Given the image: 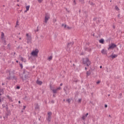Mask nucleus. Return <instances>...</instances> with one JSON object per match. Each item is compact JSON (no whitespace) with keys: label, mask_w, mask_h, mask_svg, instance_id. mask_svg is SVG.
Masks as SVG:
<instances>
[{"label":"nucleus","mask_w":124,"mask_h":124,"mask_svg":"<svg viewBox=\"0 0 124 124\" xmlns=\"http://www.w3.org/2000/svg\"><path fill=\"white\" fill-rule=\"evenodd\" d=\"M38 53H39V50L37 48H35L32 50L31 52V59L32 60H35L37 57H38Z\"/></svg>","instance_id":"obj_1"},{"label":"nucleus","mask_w":124,"mask_h":124,"mask_svg":"<svg viewBox=\"0 0 124 124\" xmlns=\"http://www.w3.org/2000/svg\"><path fill=\"white\" fill-rule=\"evenodd\" d=\"M29 74V73L28 71L26 70H24L23 71V74L22 75V76H21V78L22 79L23 81H25V80H27L28 79Z\"/></svg>","instance_id":"obj_2"},{"label":"nucleus","mask_w":124,"mask_h":124,"mask_svg":"<svg viewBox=\"0 0 124 124\" xmlns=\"http://www.w3.org/2000/svg\"><path fill=\"white\" fill-rule=\"evenodd\" d=\"M84 64H86L87 66H89L91 64V61L88 58H85L83 60Z\"/></svg>","instance_id":"obj_3"},{"label":"nucleus","mask_w":124,"mask_h":124,"mask_svg":"<svg viewBox=\"0 0 124 124\" xmlns=\"http://www.w3.org/2000/svg\"><path fill=\"white\" fill-rule=\"evenodd\" d=\"M27 43H31V36L29 35L28 33L26 34Z\"/></svg>","instance_id":"obj_4"},{"label":"nucleus","mask_w":124,"mask_h":124,"mask_svg":"<svg viewBox=\"0 0 124 124\" xmlns=\"http://www.w3.org/2000/svg\"><path fill=\"white\" fill-rule=\"evenodd\" d=\"M50 19V15L46 14L45 15V21L44 22L46 23V24L48 22V20Z\"/></svg>","instance_id":"obj_5"},{"label":"nucleus","mask_w":124,"mask_h":124,"mask_svg":"<svg viewBox=\"0 0 124 124\" xmlns=\"http://www.w3.org/2000/svg\"><path fill=\"white\" fill-rule=\"evenodd\" d=\"M48 115V117L46 118V120L48 122H51V116H52V112H49L47 113Z\"/></svg>","instance_id":"obj_6"},{"label":"nucleus","mask_w":124,"mask_h":124,"mask_svg":"<svg viewBox=\"0 0 124 124\" xmlns=\"http://www.w3.org/2000/svg\"><path fill=\"white\" fill-rule=\"evenodd\" d=\"M116 47H117V45H116V44H111V45L109 46L108 50H109V49H114V48H116Z\"/></svg>","instance_id":"obj_7"},{"label":"nucleus","mask_w":124,"mask_h":124,"mask_svg":"<svg viewBox=\"0 0 124 124\" xmlns=\"http://www.w3.org/2000/svg\"><path fill=\"white\" fill-rule=\"evenodd\" d=\"M89 115V113H86L85 115H83L82 117V119L83 121H85V120H86V119H87V117H88V115Z\"/></svg>","instance_id":"obj_8"},{"label":"nucleus","mask_w":124,"mask_h":124,"mask_svg":"<svg viewBox=\"0 0 124 124\" xmlns=\"http://www.w3.org/2000/svg\"><path fill=\"white\" fill-rule=\"evenodd\" d=\"M101 53L103 55H107L108 52L107 50H106V49H103L102 50Z\"/></svg>","instance_id":"obj_9"},{"label":"nucleus","mask_w":124,"mask_h":124,"mask_svg":"<svg viewBox=\"0 0 124 124\" xmlns=\"http://www.w3.org/2000/svg\"><path fill=\"white\" fill-rule=\"evenodd\" d=\"M7 73H9V77L7 78V79L8 80H11L12 78L11 77V76H10V71H8L7 72Z\"/></svg>","instance_id":"obj_10"},{"label":"nucleus","mask_w":124,"mask_h":124,"mask_svg":"<svg viewBox=\"0 0 124 124\" xmlns=\"http://www.w3.org/2000/svg\"><path fill=\"white\" fill-rule=\"evenodd\" d=\"M19 59H20V61L21 62H25L26 59L25 58H23V57L21 56V55H19Z\"/></svg>","instance_id":"obj_11"},{"label":"nucleus","mask_w":124,"mask_h":124,"mask_svg":"<svg viewBox=\"0 0 124 124\" xmlns=\"http://www.w3.org/2000/svg\"><path fill=\"white\" fill-rule=\"evenodd\" d=\"M9 115V113H6L5 116L3 117L4 120H7V118H8V115Z\"/></svg>","instance_id":"obj_12"},{"label":"nucleus","mask_w":124,"mask_h":124,"mask_svg":"<svg viewBox=\"0 0 124 124\" xmlns=\"http://www.w3.org/2000/svg\"><path fill=\"white\" fill-rule=\"evenodd\" d=\"M36 83L38 85H42V81H41L39 80H37L36 81Z\"/></svg>","instance_id":"obj_13"},{"label":"nucleus","mask_w":124,"mask_h":124,"mask_svg":"<svg viewBox=\"0 0 124 124\" xmlns=\"http://www.w3.org/2000/svg\"><path fill=\"white\" fill-rule=\"evenodd\" d=\"M99 43H101V44H104V39H101L99 40Z\"/></svg>","instance_id":"obj_14"},{"label":"nucleus","mask_w":124,"mask_h":124,"mask_svg":"<svg viewBox=\"0 0 124 124\" xmlns=\"http://www.w3.org/2000/svg\"><path fill=\"white\" fill-rule=\"evenodd\" d=\"M64 29H66V30H70L71 29V27H69V26H67V25H65Z\"/></svg>","instance_id":"obj_15"},{"label":"nucleus","mask_w":124,"mask_h":124,"mask_svg":"<svg viewBox=\"0 0 124 124\" xmlns=\"http://www.w3.org/2000/svg\"><path fill=\"white\" fill-rule=\"evenodd\" d=\"M72 45H73V43H70L68 44V47L70 48V47H72Z\"/></svg>","instance_id":"obj_16"},{"label":"nucleus","mask_w":124,"mask_h":124,"mask_svg":"<svg viewBox=\"0 0 124 124\" xmlns=\"http://www.w3.org/2000/svg\"><path fill=\"white\" fill-rule=\"evenodd\" d=\"M51 90H52V92L53 93H57V92H58V89H51Z\"/></svg>","instance_id":"obj_17"},{"label":"nucleus","mask_w":124,"mask_h":124,"mask_svg":"<svg viewBox=\"0 0 124 124\" xmlns=\"http://www.w3.org/2000/svg\"><path fill=\"white\" fill-rule=\"evenodd\" d=\"M110 57H111L112 59H115V58H117V57H118V55H116V54L112 55H111Z\"/></svg>","instance_id":"obj_18"},{"label":"nucleus","mask_w":124,"mask_h":124,"mask_svg":"<svg viewBox=\"0 0 124 124\" xmlns=\"http://www.w3.org/2000/svg\"><path fill=\"white\" fill-rule=\"evenodd\" d=\"M4 37V33H3V32H1V39H3Z\"/></svg>","instance_id":"obj_19"},{"label":"nucleus","mask_w":124,"mask_h":124,"mask_svg":"<svg viewBox=\"0 0 124 124\" xmlns=\"http://www.w3.org/2000/svg\"><path fill=\"white\" fill-rule=\"evenodd\" d=\"M91 71H87L86 73V74L87 75V76H90L91 75Z\"/></svg>","instance_id":"obj_20"},{"label":"nucleus","mask_w":124,"mask_h":124,"mask_svg":"<svg viewBox=\"0 0 124 124\" xmlns=\"http://www.w3.org/2000/svg\"><path fill=\"white\" fill-rule=\"evenodd\" d=\"M35 109H38V108H39V106H38V104H36L35 105Z\"/></svg>","instance_id":"obj_21"},{"label":"nucleus","mask_w":124,"mask_h":124,"mask_svg":"<svg viewBox=\"0 0 124 124\" xmlns=\"http://www.w3.org/2000/svg\"><path fill=\"white\" fill-rule=\"evenodd\" d=\"M115 10H117V11H119V10H120V9H119V8L118 7V6H115Z\"/></svg>","instance_id":"obj_22"},{"label":"nucleus","mask_w":124,"mask_h":124,"mask_svg":"<svg viewBox=\"0 0 124 124\" xmlns=\"http://www.w3.org/2000/svg\"><path fill=\"white\" fill-rule=\"evenodd\" d=\"M52 59H53V57L52 56H50L48 57V61H51V60H52Z\"/></svg>","instance_id":"obj_23"},{"label":"nucleus","mask_w":124,"mask_h":124,"mask_svg":"<svg viewBox=\"0 0 124 124\" xmlns=\"http://www.w3.org/2000/svg\"><path fill=\"white\" fill-rule=\"evenodd\" d=\"M29 9H30V5L27 6H26V10H27V11L29 10Z\"/></svg>","instance_id":"obj_24"},{"label":"nucleus","mask_w":124,"mask_h":124,"mask_svg":"<svg viewBox=\"0 0 124 124\" xmlns=\"http://www.w3.org/2000/svg\"><path fill=\"white\" fill-rule=\"evenodd\" d=\"M13 80H17V77L15 76L13 77Z\"/></svg>","instance_id":"obj_25"},{"label":"nucleus","mask_w":124,"mask_h":124,"mask_svg":"<svg viewBox=\"0 0 124 124\" xmlns=\"http://www.w3.org/2000/svg\"><path fill=\"white\" fill-rule=\"evenodd\" d=\"M3 93V89H0V93Z\"/></svg>","instance_id":"obj_26"},{"label":"nucleus","mask_w":124,"mask_h":124,"mask_svg":"<svg viewBox=\"0 0 124 124\" xmlns=\"http://www.w3.org/2000/svg\"><path fill=\"white\" fill-rule=\"evenodd\" d=\"M61 89H62V88H61V87H59L56 89L57 90V91H59V90H61Z\"/></svg>","instance_id":"obj_27"},{"label":"nucleus","mask_w":124,"mask_h":124,"mask_svg":"<svg viewBox=\"0 0 124 124\" xmlns=\"http://www.w3.org/2000/svg\"><path fill=\"white\" fill-rule=\"evenodd\" d=\"M6 110H8V106L7 105H6Z\"/></svg>","instance_id":"obj_28"},{"label":"nucleus","mask_w":124,"mask_h":124,"mask_svg":"<svg viewBox=\"0 0 124 124\" xmlns=\"http://www.w3.org/2000/svg\"><path fill=\"white\" fill-rule=\"evenodd\" d=\"M26 107H27V106H23V110H25V109H26Z\"/></svg>","instance_id":"obj_29"},{"label":"nucleus","mask_w":124,"mask_h":124,"mask_svg":"<svg viewBox=\"0 0 124 124\" xmlns=\"http://www.w3.org/2000/svg\"><path fill=\"white\" fill-rule=\"evenodd\" d=\"M67 101L68 102V103H70V99H68L67 100Z\"/></svg>","instance_id":"obj_30"},{"label":"nucleus","mask_w":124,"mask_h":124,"mask_svg":"<svg viewBox=\"0 0 124 124\" xmlns=\"http://www.w3.org/2000/svg\"><path fill=\"white\" fill-rule=\"evenodd\" d=\"M20 86H17L16 87V89H17V90H20Z\"/></svg>","instance_id":"obj_31"},{"label":"nucleus","mask_w":124,"mask_h":124,"mask_svg":"<svg viewBox=\"0 0 124 124\" xmlns=\"http://www.w3.org/2000/svg\"><path fill=\"white\" fill-rule=\"evenodd\" d=\"M82 101V99H79L78 100V102H81Z\"/></svg>","instance_id":"obj_32"},{"label":"nucleus","mask_w":124,"mask_h":124,"mask_svg":"<svg viewBox=\"0 0 124 124\" xmlns=\"http://www.w3.org/2000/svg\"><path fill=\"white\" fill-rule=\"evenodd\" d=\"M53 22L54 23H56V22H57V19H53Z\"/></svg>","instance_id":"obj_33"},{"label":"nucleus","mask_w":124,"mask_h":124,"mask_svg":"<svg viewBox=\"0 0 124 124\" xmlns=\"http://www.w3.org/2000/svg\"><path fill=\"white\" fill-rule=\"evenodd\" d=\"M2 106L3 108H5V107H6L5 105H4V104L2 105Z\"/></svg>","instance_id":"obj_34"},{"label":"nucleus","mask_w":124,"mask_h":124,"mask_svg":"<svg viewBox=\"0 0 124 124\" xmlns=\"http://www.w3.org/2000/svg\"><path fill=\"white\" fill-rule=\"evenodd\" d=\"M38 2H42V0H38Z\"/></svg>","instance_id":"obj_35"},{"label":"nucleus","mask_w":124,"mask_h":124,"mask_svg":"<svg viewBox=\"0 0 124 124\" xmlns=\"http://www.w3.org/2000/svg\"><path fill=\"white\" fill-rule=\"evenodd\" d=\"M20 67H21V68H23V64H20Z\"/></svg>","instance_id":"obj_36"},{"label":"nucleus","mask_w":124,"mask_h":124,"mask_svg":"<svg viewBox=\"0 0 124 124\" xmlns=\"http://www.w3.org/2000/svg\"><path fill=\"white\" fill-rule=\"evenodd\" d=\"M74 4H76V2L75 1V0H74Z\"/></svg>","instance_id":"obj_37"},{"label":"nucleus","mask_w":124,"mask_h":124,"mask_svg":"<svg viewBox=\"0 0 124 124\" xmlns=\"http://www.w3.org/2000/svg\"><path fill=\"white\" fill-rule=\"evenodd\" d=\"M105 108H107V107H108L107 105H105Z\"/></svg>","instance_id":"obj_38"},{"label":"nucleus","mask_w":124,"mask_h":124,"mask_svg":"<svg viewBox=\"0 0 124 124\" xmlns=\"http://www.w3.org/2000/svg\"><path fill=\"white\" fill-rule=\"evenodd\" d=\"M16 1L17 2H19L20 1V0H17Z\"/></svg>","instance_id":"obj_39"},{"label":"nucleus","mask_w":124,"mask_h":124,"mask_svg":"<svg viewBox=\"0 0 124 124\" xmlns=\"http://www.w3.org/2000/svg\"><path fill=\"white\" fill-rule=\"evenodd\" d=\"M0 102H1V99L0 98Z\"/></svg>","instance_id":"obj_40"},{"label":"nucleus","mask_w":124,"mask_h":124,"mask_svg":"<svg viewBox=\"0 0 124 124\" xmlns=\"http://www.w3.org/2000/svg\"><path fill=\"white\" fill-rule=\"evenodd\" d=\"M99 83H100V81H98V82H97V84H99Z\"/></svg>","instance_id":"obj_41"},{"label":"nucleus","mask_w":124,"mask_h":124,"mask_svg":"<svg viewBox=\"0 0 124 124\" xmlns=\"http://www.w3.org/2000/svg\"><path fill=\"white\" fill-rule=\"evenodd\" d=\"M18 103L20 104V103H21V101H18Z\"/></svg>","instance_id":"obj_42"},{"label":"nucleus","mask_w":124,"mask_h":124,"mask_svg":"<svg viewBox=\"0 0 124 124\" xmlns=\"http://www.w3.org/2000/svg\"><path fill=\"white\" fill-rule=\"evenodd\" d=\"M27 11H27V10H25V11H24V13H26V12H27Z\"/></svg>","instance_id":"obj_43"},{"label":"nucleus","mask_w":124,"mask_h":124,"mask_svg":"<svg viewBox=\"0 0 124 124\" xmlns=\"http://www.w3.org/2000/svg\"><path fill=\"white\" fill-rule=\"evenodd\" d=\"M100 68H102V66H100Z\"/></svg>","instance_id":"obj_44"},{"label":"nucleus","mask_w":124,"mask_h":124,"mask_svg":"<svg viewBox=\"0 0 124 124\" xmlns=\"http://www.w3.org/2000/svg\"><path fill=\"white\" fill-rule=\"evenodd\" d=\"M63 26H64V24H62V27H63Z\"/></svg>","instance_id":"obj_45"},{"label":"nucleus","mask_w":124,"mask_h":124,"mask_svg":"<svg viewBox=\"0 0 124 124\" xmlns=\"http://www.w3.org/2000/svg\"><path fill=\"white\" fill-rule=\"evenodd\" d=\"M60 86H62V83H61V84H60Z\"/></svg>","instance_id":"obj_46"},{"label":"nucleus","mask_w":124,"mask_h":124,"mask_svg":"<svg viewBox=\"0 0 124 124\" xmlns=\"http://www.w3.org/2000/svg\"><path fill=\"white\" fill-rule=\"evenodd\" d=\"M16 25H18V21H17Z\"/></svg>","instance_id":"obj_47"},{"label":"nucleus","mask_w":124,"mask_h":124,"mask_svg":"<svg viewBox=\"0 0 124 124\" xmlns=\"http://www.w3.org/2000/svg\"><path fill=\"white\" fill-rule=\"evenodd\" d=\"M4 85V83H2V85L3 86Z\"/></svg>","instance_id":"obj_48"},{"label":"nucleus","mask_w":124,"mask_h":124,"mask_svg":"<svg viewBox=\"0 0 124 124\" xmlns=\"http://www.w3.org/2000/svg\"><path fill=\"white\" fill-rule=\"evenodd\" d=\"M19 39H20V40H21V39H22V38H19Z\"/></svg>","instance_id":"obj_49"},{"label":"nucleus","mask_w":124,"mask_h":124,"mask_svg":"<svg viewBox=\"0 0 124 124\" xmlns=\"http://www.w3.org/2000/svg\"><path fill=\"white\" fill-rule=\"evenodd\" d=\"M85 70H87V67H85Z\"/></svg>","instance_id":"obj_50"},{"label":"nucleus","mask_w":124,"mask_h":124,"mask_svg":"<svg viewBox=\"0 0 124 124\" xmlns=\"http://www.w3.org/2000/svg\"><path fill=\"white\" fill-rule=\"evenodd\" d=\"M21 112L23 113V112H24V111L23 110H21Z\"/></svg>","instance_id":"obj_51"},{"label":"nucleus","mask_w":124,"mask_h":124,"mask_svg":"<svg viewBox=\"0 0 124 124\" xmlns=\"http://www.w3.org/2000/svg\"><path fill=\"white\" fill-rule=\"evenodd\" d=\"M38 31V30H37V31Z\"/></svg>","instance_id":"obj_52"},{"label":"nucleus","mask_w":124,"mask_h":124,"mask_svg":"<svg viewBox=\"0 0 124 124\" xmlns=\"http://www.w3.org/2000/svg\"><path fill=\"white\" fill-rule=\"evenodd\" d=\"M64 91H65V88H64Z\"/></svg>","instance_id":"obj_53"},{"label":"nucleus","mask_w":124,"mask_h":124,"mask_svg":"<svg viewBox=\"0 0 124 124\" xmlns=\"http://www.w3.org/2000/svg\"><path fill=\"white\" fill-rule=\"evenodd\" d=\"M108 117H111V115H108Z\"/></svg>","instance_id":"obj_54"},{"label":"nucleus","mask_w":124,"mask_h":124,"mask_svg":"<svg viewBox=\"0 0 124 124\" xmlns=\"http://www.w3.org/2000/svg\"><path fill=\"white\" fill-rule=\"evenodd\" d=\"M31 57H29V59H31Z\"/></svg>","instance_id":"obj_55"},{"label":"nucleus","mask_w":124,"mask_h":124,"mask_svg":"<svg viewBox=\"0 0 124 124\" xmlns=\"http://www.w3.org/2000/svg\"><path fill=\"white\" fill-rule=\"evenodd\" d=\"M0 95H1V93H0Z\"/></svg>","instance_id":"obj_56"},{"label":"nucleus","mask_w":124,"mask_h":124,"mask_svg":"<svg viewBox=\"0 0 124 124\" xmlns=\"http://www.w3.org/2000/svg\"><path fill=\"white\" fill-rule=\"evenodd\" d=\"M30 55H31V52L30 53Z\"/></svg>","instance_id":"obj_57"},{"label":"nucleus","mask_w":124,"mask_h":124,"mask_svg":"<svg viewBox=\"0 0 124 124\" xmlns=\"http://www.w3.org/2000/svg\"><path fill=\"white\" fill-rule=\"evenodd\" d=\"M17 6H19V4H17Z\"/></svg>","instance_id":"obj_58"},{"label":"nucleus","mask_w":124,"mask_h":124,"mask_svg":"<svg viewBox=\"0 0 124 124\" xmlns=\"http://www.w3.org/2000/svg\"><path fill=\"white\" fill-rule=\"evenodd\" d=\"M16 62H18V61H16Z\"/></svg>","instance_id":"obj_59"},{"label":"nucleus","mask_w":124,"mask_h":124,"mask_svg":"<svg viewBox=\"0 0 124 124\" xmlns=\"http://www.w3.org/2000/svg\"><path fill=\"white\" fill-rule=\"evenodd\" d=\"M53 96H55V94H53Z\"/></svg>","instance_id":"obj_60"},{"label":"nucleus","mask_w":124,"mask_h":124,"mask_svg":"<svg viewBox=\"0 0 124 124\" xmlns=\"http://www.w3.org/2000/svg\"><path fill=\"white\" fill-rule=\"evenodd\" d=\"M15 54H16V53L15 52V53H14V54L15 55Z\"/></svg>","instance_id":"obj_61"},{"label":"nucleus","mask_w":124,"mask_h":124,"mask_svg":"<svg viewBox=\"0 0 124 124\" xmlns=\"http://www.w3.org/2000/svg\"><path fill=\"white\" fill-rule=\"evenodd\" d=\"M12 106H13H13H13V105H12Z\"/></svg>","instance_id":"obj_62"}]
</instances>
